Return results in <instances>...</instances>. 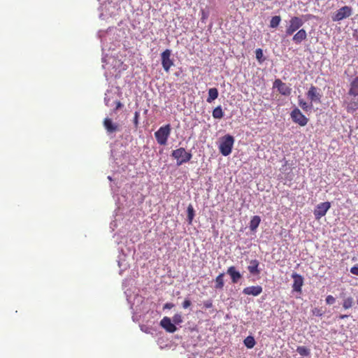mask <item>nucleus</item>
<instances>
[{
    "label": "nucleus",
    "instance_id": "nucleus-1",
    "mask_svg": "<svg viewBox=\"0 0 358 358\" xmlns=\"http://www.w3.org/2000/svg\"><path fill=\"white\" fill-rule=\"evenodd\" d=\"M171 157L176 160L177 165L180 166L189 162L192 155L187 152L184 148H180L172 151Z\"/></svg>",
    "mask_w": 358,
    "mask_h": 358
},
{
    "label": "nucleus",
    "instance_id": "nucleus-2",
    "mask_svg": "<svg viewBox=\"0 0 358 358\" xmlns=\"http://www.w3.org/2000/svg\"><path fill=\"white\" fill-rule=\"evenodd\" d=\"M171 127L169 124L161 127L155 133V137L158 144L165 145L171 134Z\"/></svg>",
    "mask_w": 358,
    "mask_h": 358
},
{
    "label": "nucleus",
    "instance_id": "nucleus-3",
    "mask_svg": "<svg viewBox=\"0 0 358 358\" xmlns=\"http://www.w3.org/2000/svg\"><path fill=\"white\" fill-rule=\"evenodd\" d=\"M303 24L304 22L301 17L297 16L292 17L286 25L285 35L287 36H292L295 31L300 29Z\"/></svg>",
    "mask_w": 358,
    "mask_h": 358
},
{
    "label": "nucleus",
    "instance_id": "nucleus-4",
    "mask_svg": "<svg viewBox=\"0 0 358 358\" xmlns=\"http://www.w3.org/2000/svg\"><path fill=\"white\" fill-rule=\"evenodd\" d=\"M234 143V138L232 136L227 134L222 137L219 146L221 154L224 156L229 155L231 152Z\"/></svg>",
    "mask_w": 358,
    "mask_h": 358
},
{
    "label": "nucleus",
    "instance_id": "nucleus-5",
    "mask_svg": "<svg viewBox=\"0 0 358 358\" xmlns=\"http://www.w3.org/2000/svg\"><path fill=\"white\" fill-rule=\"evenodd\" d=\"M346 110L348 113H353L358 109V94L348 90L346 100Z\"/></svg>",
    "mask_w": 358,
    "mask_h": 358
},
{
    "label": "nucleus",
    "instance_id": "nucleus-6",
    "mask_svg": "<svg viewBox=\"0 0 358 358\" xmlns=\"http://www.w3.org/2000/svg\"><path fill=\"white\" fill-rule=\"evenodd\" d=\"M352 14V8L348 6H344L336 10L333 15L331 19L334 22H339L347 17H349Z\"/></svg>",
    "mask_w": 358,
    "mask_h": 358
},
{
    "label": "nucleus",
    "instance_id": "nucleus-7",
    "mask_svg": "<svg viewBox=\"0 0 358 358\" xmlns=\"http://www.w3.org/2000/svg\"><path fill=\"white\" fill-rule=\"evenodd\" d=\"M161 62L163 69L169 73L170 69L174 65L173 59H171V50L166 49L161 53Z\"/></svg>",
    "mask_w": 358,
    "mask_h": 358
},
{
    "label": "nucleus",
    "instance_id": "nucleus-8",
    "mask_svg": "<svg viewBox=\"0 0 358 358\" xmlns=\"http://www.w3.org/2000/svg\"><path fill=\"white\" fill-rule=\"evenodd\" d=\"M290 116L293 122L298 124L301 127L306 126L308 122V118H307L297 108H294L291 112Z\"/></svg>",
    "mask_w": 358,
    "mask_h": 358
},
{
    "label": "nucleus",
    "instance_id": "nucleus-9",
    "mask_svg": "<svg viewBox=\"0 0 358 358\" xmlns=\"http://www.w3.org/2000/svg\"><path fill=\"white\" fill-rule=\"evenodd\" d=\"M331 208V203L329 201L322 202L317 205L314 210V215L315 218L317 220L321 219L323 216H324L327 212Z\"/></svg>",
    "mask_w": 358,
    "mask_h": 358
},
{
    "label": "nucleus",
    "instance_id": "nucleus-10",
    "mask_svg": "<svg viewBox=\"0 0 358 358\" xmlns=\"http://www.w3.org/2000/svg\"><path fill=\"white\" fill-rule=\"evenodd\" d=\"M307 98L312 103H320L322 94L320 90L314 85H311L306 93Z\"/></svg>",
    "mask_w": 358,
    "mask_h": 358
},
{
    "label": "nucleus",
    "instance_id": "nucleus-11",
    "mask_svg": "<svg viewBox=\"0 0 358 358\" xmlns=\"http://www.w3.org/2000/svg\"><path fill=\"white\" fill-rule=\"evenodd\" d=\"M292 278L294 280L292 288L294 292H301V288L303 285V278L296 273L292 275Z\"/></svg>",
    "mask_w": 358,
    "mask_h": 358
},
{
    "label": "nucleus",
    "instance_id": "nucleus-12",
    "mask_svg": "<svg viewBox=\"0 0 358 358\" xmlns=\"http://www.w3.org/2000/svg\"><path fill=\"white\" fill-rule=\"evenodd\" d=\"M161 327L164 329L167 332L174 333L177 328L171 320L168 317H164L160 322Z\"/></svg>",
    "mask_w": 358,
    "mask_h": 358
},
{
    "label": "nucleus",
    "instance_id": "nucleus-13",
    "mask_svg": "<svg viewBox=\"0 0 358 358\" xmlns=\"http://www.w3.org/2000/svg\"><path fill=\"white\" fill-rule=\"evenodd\" d=\"M273 87L278 88V92L282 95H289L291 93V89L280 79L275 80Z\"/></svg>",
    "mask_w": 358,
    "mask_h": 358
},
{
    "label": "nucleus",
    "instance_id": "nucleus-14",
    "mask_svg": "<svg viewBox=\"0 0 358 358\" xmlns=\"http://www.w3.org/2000/svg\"><path fill=\"white\" fill-rule=\"evenodd\" d=\"M103 124L108 134H113L119 130V125L113 123L112 120L108 117L104 119Z\"/></svg>",
    "mask_w": 358,
    "mask_h": 358
},
{
    "label": "nucleus",
    "instance_id": "nucleus-15",
    "mask_svg": "<svg viewBox=\"0 0 358 358\" xmlns=\"http://www.w3.org/2000/svg\"><path fill=\"white\" fill-rule=\"evenodd\" d=\"M262 290L263 289L260 285L250 286L243 289V294L257 296L262 292Z\"/></svg>",
    "mask_w": 358,
    "mask_h": 358
},
{
    "label": "nucleus",
    "instance_id": "nucleus-16",
    "mask_svg": "<svg viewBox=\"0 0 358 358\" xmlns=\"http://www.w3.org/2000/svg\"><path fill=\"white\" fill-rule=\"evenodd\" d=\"M307 32L304 29H299L295 34L293 35L292 41L295 44H301L307 38Z\"/></svg>",
    "mask_w": 358,
    "mask_h": 358
},
{
    "label": "nucleus",
    "instance_id": "nucleus-17",
    "mask_svg": "<svg viewBox=\"0 0 358 358\" xmlns=\"http://www.w3.org/2000/svg\"><path fill=\"white\" fill-rule=\"evenodd\" d=\"M227 273L230 275L231 282L234 284L237 283L242 277L240 272L234 266H229L227 268Z\"/></svg>",
    "mask_w": 358,
    "mask_h": 358
},
{
    "label": "nucleus",
    "instance_id": "nucleus-18",
    "mask_svg": "<svg viewBox=\"0 0 358 358\" xmlns=\"http://www.w3.org/2000/svg\"><path fill=\"white\" fill-rule=\"evenodd\" d=\"M259 263L258 260L253 259L250 262V264L248 266V270L250 274L258 275L260 273V270L259 269Z\"/></svg>",
    "mask_w": 358,
    "mask_h": 358
},
{
    "label": "nucleus",
    "instance_id": "nucleus-19",
    "mask_svg": "<svg viewBox=\"0 0 358 358\" xmlns=\"http://www.w3.org/2000/svg\"><path fill=\"white\" fill-rule=\"evenodd\" d=\"M224 273H221L215 278L214 286L215 289L221 290L223 289L224 286Z\"/></svg>",
    "mask_w": 358,
    "mask_h": 358
},
{
    "label": "nucleus",
    "instance_id": "nucleus-20",
    "mask_svg": "<svg viewBox=\"0 0 358 358\" xmlns=\"http://www.w3.org/2000/svg\"><path fill=\"white\" fill-rule=\"evenodd\" d=\"M218 90L215 87L210 88L208 90V96L206 99L208 103H211L218 97Z\"/></svg>",
    "mask_w": 358,
    "mask_h": 358
},
{
    "label": "nucleus",
    "instance_id": "nucleus-21",
    "mask_svg": "<svg viewBox=\"0 0 358 358\" xmlns=\"http://www.w3.org/2000/svg\"><path fill=\"white\" fill-rule=\"evenodd\" d=\"M299 105L305 112L310 111L313 109V103H308L303 99H299Z\"/></svg>",
    "mask_w": 358,
    "mask_h": 358
},
{
    "label": "nucleus",
    "instance_id": "nucleus-22",
    "mask_svg": "<svg viewBox=\"0 0 358 358\" xmlns=\"http://www.w3.org/2000/svg\"><path fill=\"white\" fill-rule=\"evenodd\" d=\"M260 221L261 219L259 216L255 215L252 217L250 222V229L252 231H255L259 225Z\"/></svg>",
    "mask_w": 358,
    "mask_h": 358
},
{
    "label": "nucleus",
    "instance_id": "nucleus-23",
    "mask_svg": "<svg viewBox=\"0 0 358 358\" xmlns=\"http://www.w3.org/2000/svg\"><path fill=\"white\" fill-rule=\"evenodd\" d=\"M244 345L249 349L252 348L255 344V340L253 336H248L243 341Z\"/></svg>",
    "mask_w": 358,
    "mask_h": 358
},
{
    "label": "nucleus",
    "instance_id": "nucleus-24",
    "mask_svg": "<svg viewBox=\"0 0 358 358\" xmlns=\"http://www.w3.org/2000/svg\"><path fill=\"white\" fill-rule=\"evenodd\" d=\"M213 117L215 119H221L224 116V113L222 111V107L220 106H217L214 108L212 113Z\"/></svg>",
    "mask_w": 358,
    "mask_h": 358
},
{
    "label": "nucleus",
    "instance_id": "nucleus-25",
    "mask_svg": "<svg viewBox=\"0 0 358 358\" xmlns=\"http://www.w3.org/2000/svg\"><path fill=\"white\" fill-rule=\"evenodd\" d=\"M187 220H188V222L189 224H192V220L194 219V208L192 206V204H189L187 207Z\"/></svg>",
    "mask_w": 358,
    "mask_h": 358
},
{
    "label": "nucleus",
    "instance_id": "nucleus-26",
    "mask_svg": "<svg viewBox=\"0 0 358 358\" xmlns=\"http://www.w3.org/2000/svg\"><path fill=\"white\" fill-rule=\"evenodd\" d=\"M281 21V17L280 15H275L272 17L270 21V27L276 28Z\"/></svg>",
    "mask_w": 358,
    "mask_h": 358
},
{
    "label": "nucleus",
    "instance_id": "nucleus-27",
    "mask_svg": "<svg viewBox=\"0 0 358 358\" xmlns=\"http://www.w3.org/2000/svg\"><path fill=\"white\" fill-rule=\"evenodd\" d=\"M354 303L353 298L349 296L343 300V307L344 309H349L352 307Z\"/></svg>",
    "mask_w": 358,
    "mask_h": 358
},
{
    "label": "nucleus",
    "instance_id": "nucleus-28",
    "mask_svg": "<svg viewBox=\"0 0 358 358\" xmlns=\"http://www.w3.org/2000/svg\"><path fill=\"white\" fill-rule=\"evenodd\" d=\"M349 90L358 94V76L350 83Z\"/></svg>",
    "mask_w": 358,
    "mask_h": 358
},
{
    "label": "nucleus",
    "instance_id": "nucleus-29",
    "mask_svg": "<svg viewBox=\"0 0 358 358\" xmlns=\"http://www.w3.org/2000/svg\"><path fill=\"white\" fill-rule=\"evenodd\" d=\"M296 352L301 356H308L310 355V350L305 346H298Z\"/></svg>",
    "mask_w": 358,
    "mask_h": 358
},
{
    "label": "nucleus",
    "instance_id": "nucleus-30",
    "mask_svg": "<svg viewBox=\"0 0 358 358\" xmlns=\"http://www.w3.org/2000/svg\"><path fill=\"white\" fill-rule=\"evenodd\" d=\"M256 58L259 63H262L265 58H264L263 51L261 48H258L255 50Z\"/></svg>",
    "mask_w": 358,
    "mask_h": 358
},
{
    "label": "nucleus",
    "instance_id": "nucleus-31",
    "mask_svg": "<svg viewBox=\"0 0 358 358\" xmlns=\"http://www.w3.org/2000/svg\"><path fill=\"white\" fill-rule=\"evenodd\" d=\"M183 321L182 315L180 313H176L173 317V322L175 324H179L182 323Z\"/></svg>",
    "mask_w": 358,
    "mask_h": 358
},
{
    "label": "nucleus",
    "instance_id": "nucleus-32",
    "mask_svg": "<svg viewBox=\"0 0 358 358\" xmlns=\"http://www.w3.org/2000/svg\"><path fill=\"white\" fill-rule=\"evenodd\" d=\"M140 116V113L138 111H136L134 113V124L136 128L138 126V118Z\"/></svg>",
    "mask_w": 358,
    "mask_h": 358
},
{
    "label": "nucleus",
    "instance_id": "nucleus-33",
    "mask_svg": "<svg viewBox=\"0 0 358 358\" xmlns=\"http://www.w3.org/2000/svg\"><path fill=\"white\" fill-rule=\"evenodd\" d=\"M335 301H336L335 298L333 296H331V295H328L326 297V303L327 304L331 305V304L334 303Z\"/></svg>",
    "mask_w": 358,
    "mask_h": 358
},
{
    "label": "nucleus",
    "instance_id": "nucleus-34",
    "mask_svg": "<svg viewBox=\"0 0 358 358\" xmlns=\"http://www.w3.org/2000/svg\"><path fill=\"white\" fill-rule=\"evenodd\" d=\"M191 306V301L189 299H185L182 303V308H187Z\"/></svg>",
    "mask_w": 358,
    "mask_h": 358
},
{
    "label": "nucleus",
    "instance_id": "nucleus-35",
    "mask_svg": "<svg viewBox=\"0 0 358 358\" xmlns=\"http://www.w3.org/2000/svg\"><path fill=\"white\" fill-rule=\"evenodd\" d=\"M350 272L354 275H358V265L352 266L350 268Z\"/></svg>",
    "mask_w": 358,
    "mask_h": 358
},
{
    "label": "nucleus",
    "instance_id": "nucleus-36",
    "mask_svg": "<svg viewBox=\"0 0 358 358\" xmlns=\"http://www.w3.org/2000/svg\"><path fill=\"white\" fill-rule=\"evenodd\" d=\"M174 307V304L172 303H166L164 306V309H171Z\"/></svg>",
    "mask_w": 358,
    "mask_h": 358
},
{
    "label": "nucleus",
    "instance_id": "nucleus-37",
    "mask_svg": "<svg viewBox=\"0 0 358 358\" xmlns=\"http://www.w3.org/2000/svg\"><path fill=\"white\" fill-rule=\"evenodd\" d=\"M313 314H315L316 315H318V316H322V311L320 309H317V308H315V310H313Z\"/></svg>",
    "mask_w": 358,
    "mask_h": 358
},
{
    "label": "nucleus",
    "instance_id": "nucleus-38",
    "mask_svg": "<svg viewBox=\"0 0 358 358\" xmlns=\"http://www.w3.org/2000/svg\"><path fill=\"white\" fill-rule=\"evenodd\" d=\"M204 306L206 308H210L212 307V303L210 301H208V302L205 303Z\"/></svg>",
    "mask_w": 358,
    "mask_h": 358
},
{
    "label": "nucleus",
    "instance_id": "nucleus-39",
    "mask_svg": "<svg viewBox=\"0 0 358 358\" xmlns=\"http://www.w3.org/2000/svg\"><path fill=\"white\" fill-rule=\"evenodd\" d=\"M122 106V104L120 101L116 102V110L120 108Z\"/></svg>",
    "mask_w": 358,
    "mask_h": 358
},
{
    "label": "nucleus",
    "instance_id": "nucleus-40",
    "mask_svg": "<svg viewBox=\"0 0 358 358\" xmlns=\"http://www.w3.org/2000/svg\"><path fill=\"white\" fill-rule=\"evenodd\" d=\"M348 317V315H340L338 316V318H339L340 320H343V319H345V318H347Z\"/></svg>",
    "mask_w": 358,
    "mask_h": 358
},
{
    "label": "nucleus",
    "instance_id": "nucleus-41",
    "mask_svg": "<svg viewBox=\"0 0 358 358\" xmlns=\"http://www.w3.org/2000/svg\"><path fill=\"white\" fill-rule=\"evenodd\" d=\"M357 303H358V299H357Z\"/></svg>",
    "mask_w": 358,
    "mask_h": 358
}]
</instances>
